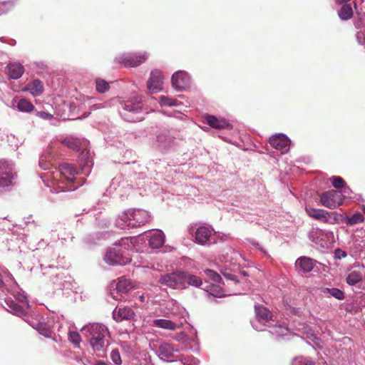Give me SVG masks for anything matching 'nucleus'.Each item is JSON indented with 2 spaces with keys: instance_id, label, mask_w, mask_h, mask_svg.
<instances>
[{
  "instance_id": "obj_1",
  "label": "nucleus",
  "mask_w": 365,
  "mask_h": 365,
  "mask_svg": "<svg viewBox=\"0 0 365 365\" xmlns=\"http://www.w3.org/2000/svg\"><path fill=\"white\" fill-rule=\"evenodd\" d=\"M150 220L149 213L144 210L128 211L123 213L118 219L117 223L121 228L128 227L134 228L143 226Z\"/></svg>"
},
{
  "instance_id": "obj_2",
  "label": "nucleus",
  "mask_w": 365,
  "mask_h": 365,
  "mask_svg": "<svg viewBox=\"0 0 365 365\" xmlns=\"http://www.w3.org/2000/svg\"><path fill=\"white\" fill-rule=\"evenodd\" d=\"M321 204L329 209H335L344 203V196L338 190H330L322 192L320 196Z\"/></svg>"
},
{
  "instance_id": "obj_3",
  "label": "nucleus",
  "mask_w": 365,
  "mask_h": 365,
  "mask_svg": "<svg viewBox=\"0 0 365 365\" xmlns=\"http://www.w3.org/2000/svg\"><path fill=\"white\" fill-rule=\"evenodd\" d=\"M158 282L173 289L185 288V272H176L164 274L160 277Z\"/></svg>"
},
{
  "instance_id": "obj_4",
  "label": "nucleus",
  "mask_w": 365,
  "mask_h": 365,
  "mask_svg": "<svg viewBox=\"0 0 365 365\" xmlns=\"http://www.w3.org/2000/svg\"><path fill=\"white\" fill-rule=\"evenodd\" d=\"M105 260L110 264H120L123 265L130 262L128 257H126L123 253L120 248L117 244H114V247L110 248L105 256Z\"/></svg>"
},
{
  "instance_id": "obj_5",
  "label": "nucleus",
  "mask_w": 365,
  "mask_h": 365,
  "mask_svg": "<svg viewBox=\"0 0 365 365\" xmlns=\"http://www.w3.org/2000/svg\"><path fill=\"white\" fill-rule=\"evenodd\" d=\"M148 58L146 53L128 54L119 58V63L125 67H136L144 63Z\"/></svg>"
},
{
  "instance_id": "obj_6",
  "label": "nucleus",
  "mask_w": 365,
  "mask_h": 365,
  "mask_svg": "<svg viewBox=\"0 0 365 365\" xmlns=\"http://www.w3.org/2000/svg\"><path fill=\"white\" fill-rule=\"evenodd\" d=\"M163 84V77L162 72L159 70L153 71L147 83L148 89L151 93H158L162 91Z\"/></svg>"
},
{
  "instance_id": "obj_7",
  "label": "nucleus",
  "mask_w": 365,
  "mask_h": 365,
  "mask_svg": "<svg viewBox=\"0 0 365 365\" xmlns=\"http://www.w3.org/2000/svg\"><path fill=\"white\" fill-rule=\"evenodd\" d=\"M172 86L177 91L184 90L190 82L188 74L182 71L175 72L172 76Z\"/></svg>"
},
{
  "instance_id": "obj_8",
  "label": "nucleus",
  "mask_w": 365,
  "mask_h": 365,
  "mask_svg": "<svg viewBox=\"0 0 365 365\" xmlns=\"http://www.w3.org/2000/svg\"><path fill=\"white\" fill-rule=\"evenodd\" d=\"M113 317L118 322L123 320H133L135 314L130 307H116L113 312Z\"/></svg>"
},
{
  "instance_id": "obj_9",
  "label": "nucleus",
  "mask_w": 365,
  "mask_h": 365,
  "mask_svg": "<svg viewBox=\"0 0 365 365\" xmlns=\"http://www.w3.org/2000/svg\"><path fill=\"white\" fill-rule=\"evenodd\" d=\"M60 173L63 177L61 181L63 182H74L76 180L75 175L78 174L76 168L68 163H63L60 165Z\"/></svg>"
},
{
  "instance_id": "obj_10",
  "label": "nucleus",
  "mask_w": 365,
  "mask_h": 365,
  "mask_svg": "<svg viewBox=\"0 0 365 365\" xmlns=\"http://www.w3.org/2000/svg\"><path fill=\"white\" fill-rule=\"evenodd\" d=\"M83 330L88 333V336H90L89 339H96L98 338L105 336L106 329L104 326L99 324H93L84 327Z\"/></svg>"
},
{
  "instance_id": "obj_11",
  "label": "nucleus",
  "mask_w": 365,
  "mask_h": 365,
  "mask_svg": "<svg viewBox=\"0 0 365 365\" xmlns=\"http://www.w3.org/2000/svg\"><path fill=\"white\" fill-rule=\"evenodd\" d=\"M6 73L10 78L19 79L24 73V67L19 63H10L6 67Z\"/></svg>"
},
{
  "instance_id": "obj_12",
  "label": "nucleus",
  "mask_w": 365,
  "mask_h": 365,
  "mask_svg": "<svg viewBox=\"0 0 365 365\" xmlns=\"http://www.w3.org/2000/svg\"><path fill=\"white\" fill-rule=\"evenodd\" d=\"M305 210H306V212L307 213V215L310 217H312L315 220L322 221L325 223L329 222V212H327L324 210H322V209H316V208H313V207H306Z\"/></svg>"
},
{
  "instance_id": "obj_13",
  "label": "nucleus",
  "mask_w": 365,
  "mask_h": 365,
  "mask_svg": "<svg viewBox=\"0 0 365 365\" xmlns=\"http://www.w3.org/2000/svg\"><path fill=\"white\" fill-rule=\"evenodd\" d=\"M206 123L212 128L215 129H229L231 128L232 126L230 123H228L224 118H217L215 115H207L205 117Z\"/></svg>"
},
{
  "instance_id": "obj_14",
  "label": "nucleus",
  "mask_w": 365,
  "mask_h": 365,
  "mask_svg": "<svg viewBox=\"0 0 365 365\" xmlns=\"http://www.w3.org/2000/svg\"><path fill=\"white\" fill-rule=\"evenodd\" d=\"M295 267L297 270H300L303 272H309L314 267V262L311 258L301 257L296 261Z\"/></svg>"
},
{
  "instance_id": "obj_15",
  "label": "nucleus",
  "mask_w": 365,
  "mask_h": 365,
  "mask_svg": "<svg viewBox=\"0 0 365 365\" xmlns=\"http://www.w3.org/2000/svg\"><path fill=\"white\" fill-rule=\"evenodd\" d=\"M22 91H29L33 96H40L43 91V83L38 80H34L29 83Z\"/></svg>"
},
{
  "instance_id": "obj_16",
  "label": "nucleus",
  "mask_w": 365,
  "mask_h": 365,
  "mask_svg": "<svg viewBox=\"0 0 365 365\" xmlns=\"http://www.w3.org/2000/svg\"><path fill=\"white\" fill-rule=\"evenodd\" d=\"M289 140L282 134L272 136L269 139V144L277 150H283L289 145Z\"/></svg>"
},
{
  "instance_id": "obj_17",
  "label": "nucleus",
  "mask_w": 365,
  "mask_h": 365,
  "mask_svg": "<svg viewBox=\"0 0 365 365\" xmlns=\"http://www.w3.org/2000/svg\"><path fill=\"white\" fill-rule=\"evenodd\" d=\"M195 242L200 245H204L207 242L211 235L210 230L205 226H201L195 231Z\"/></svg>"
},
{
  "instance_id": "obj_18",
  "label": "nucleus",
  "mask_w": 365,
  "mask_h": 365,
  "mask_svg": "<svg viewBox=\"0 0 365 365\" xmlns=\"http://www.w3.org/2000/svg\"><path fill=\"white\" fill-rule=\"evenodd\" d=\"M165 242V235L162 231L158 230L149 239V245L153 249L160 248Z\"/></svg>"
},
{
  "instance_id": "obj_19",
  "label": "nucleus",
  "mask_w": 365,
  "mask_h": 365,
  "mask_svg": "<svg viewBox=\"0 0 365 365\" xmlns=\"http://www.w3.org/2000/svg\"><path fill=\"white\" fill-rule=\"evenodd\" d=\"M158 352L162 359L168 361L173 356L174 348L169 343H163L159 346Z\"/></svg>"
},
{
  "instance_id": "obj_20",
  "label": "nucleus",
  "mask_w": 365,
  "mask_h": 365,
  "mask_svg": "<svg viewBox=\"0 0 365 365\" xmlns=\"http://www.w3.org/2000/svg\"><path fill=\"white\" fill-rule=\"evenodd\" d=\"M255 310L256 315L259 318V319H262L265 322H268L272 319V314L264 306L256 305L255 307Z\"/></svg>"
},
{
  "instance_id": "obj_21",
  "label": "nucleus",
  "mask_w": 365,
  "mask_h": 365,
  "mask_svg": "<svg viewBox=\"0 0 365 365\" xmlns=\"http://www.w3.org/2000/svg\"><path fill=\"white\" fill-rule=\"evenodd\" d=\"M153 325L159 328L168 330H175L177 328V325L175 323L170 320L163 319H155L153 322Z\"/></svg>"
},
{
  "instance_id": "obj_22",
  "label": "nucleus",
  "mask_w": 365,
  "mask_h": 365,
  "mask_svg": "<svg viewBox=\"0 0 365 365\" xmlns=\"http://www.w3.org/2000/svg\"><path fill=\"white\" fill-rule=\"evenodd\" d=\"M132 287L133 285L130 280L124 277L120 278L116 284V290L121 293L128 292L130 289H132Z\"/></svg>"
},
{
  "instance_id": "obj_23",
  "label": "nucleus",
  "mask_w": 365,
  "mask_h": 365,
  "mask_svg": "<svg viewBox=\"0 0 365 365\" xmlns=\"http://www.w3.org/2000/svg\"><path fill=\"white\" fill-rule=\"evenodd\" d=\"M353 16V10L349 4H344L339 11V16L341 20L350 19Z\"/></svg>"
},
{
  "instance_id": "obj_24",
  "label": "nucleus",
  "mask_w": 365,
  "mask_h": 365,
  "mask_svg": "<svg viewBox=\"0 0 365 365\" xmlns=\"http://www.w3.org/2000/svg\"><path fill=\"white\" fill-rule=\"evenodd\" d=\"M363 274L359 270H352L346 277V282L349 285H355L363 279Z\"/></svg>"
},
{
  "instance_id": "obj_25",
  "label": "nucleus",
  "mask_w": 365,
  "mask_h": 365,
  "mask_svg": "<svg viewBox=\"0 0 365 365\" xmlns=\"http://www.w3.org/2000/svg\"><path fill=\"white\" fill-rule=\"evenodd\" d=\"M364 216L361 213L357 212L354 214L351 217H344L343 218V222L347 225L353 226L359 223L364 222Z\"/></svg>"
},
{
  "instance_id": "obj_26",
  "label": "nucleus",
  "mask_w": 365,
  "mask_h": 365,
  "mask_svg": "<svg viewBox=\"0 0 365 365\" xmlns=\"http://www.w3.org/2000/svg\"><path fill=\"white\" fill-rule=\"evenodd\" d=\"M202 284V281L199 277L185 272V287L186 284L199 287Z\"/></svg>"
},
{
  "instance_id": "obj_27",
  "label": "nucleus",
  "mask_w": 365,
  "mask_h": 365,
  "mask_svg": "<svg viewBox=\"0 0 365 365\" xmlns=\"http://www.w3.org/2000/svg\"><path fill=\"white\" fill-rule=\"evenodd\" d=\"M62 143L63 145L73 150H79L81 146V140L73 137L66 138L62 141Z\"/></svg>"
},
{
  "instance_id": "obj_28",
  "label": "nucleus",
  "mask_w": 365,
  "mask_h": 365,
  "mask_svg": "<svg viewBox=\"0 0 365 365\" xmlns=\"http://www.w3.org/2000/svg\"><path fill=\"white\" fill-rule=\"evenodd\" d=\"M137 242L135 237H124L121 238L119 242L116 243L118 247H123L124 250H132Z\"/></svg>"
},
{
  "instance_id": "obj_29",
  "label": "nucleus",
  "mask_w": 365,
  "mask_h": 365,
  "mask_svg": "<svg viewBox=\"0 0 365 365\" xmlns=\"http://www.w3.org/2000/svg\"><path fill=\"white\" fill-rule=\"evenodd\" d=\"M18 109L23 112H31L34 109V106L27 99H20L16 105Z\"/></svg>"
},
{
  "instance_id": "obj_30",
  "label": "nucleus",
  "mask_w": 365,
  "mask_h": 365,
  "mask_svg": "<svg viewBox=\"0 0 365 365\" xmlns=\"http://www.w3.org/2000/svg\"><path fill=\"white\" fill-rule=\"evenodd\" d=\"M322 292L324 294H329L337 299H343L344 297V292L337 288H323Z\"/></svg>"
},
{
  "instance_id": "obj_31",
  "label": "nucleus",
  "mask_w": 365,
  "mask_h": 365,
  "mask_svg": "<svg viewBox=\"0 0 365 365\" xmlns=\"http://www.w3.org/2000/svg\"><path fill=\"white\" fill-rule=\"evenodd\" d=\"M105 336H102L95 339H89L91 346L94 351H103L105 348Z\"/></svg>"
},
{
  "instance_id": "obj_32",
  "label": "nucleus",
  "mask_w": 365,
  "mask_h": 365,
  "mask_svg": "<svg viewBox=\"0 0 365 365\" xmlns=\"http://www.w3.org/2000/svg\"><path fill=\"white\" fill-rule=\"evenodd\" d=\"M11 173H13L11 165L5 160H0V175L6 174L9 175Z\"/></svg>"
},
{
  "instance_id": "obj_33",
  "label": "nucleus",
  "mask_w": 365,
  "mask_h": 365,
  "mask_svg": "<svg viewBox=\"0 0 365 365\" xmlns=\"http://www.w3.org/2000/svg\"><path fill=\"white\" fill-rule=\"evenodd\" d=\"M14 175L11 173L9 175H0V187H8L12 185Z\"/></svg>"
},
{
  "instance_id": "obj_34",
  "label": "nucleus",
  "mask_w": 365,
  "mask_h": 365,
  "mask_svg": "<svg viewBox=\"0 0 365 365\" xmlns=\"http://www.w3.org/2000/svg\"><path fill=\"white\" fill-rule=\"evenodd\" d=\"M7 304L14 314H16L17 316H24L25 314V310L19 304L14 302L13 301L8 302Z\"/></svg>"
},
{
  "instance_id": "obj_35",
  "label": "nucleus",
  "mask_w": 365,
  "mask_h": 365,
  "mask_svg": "<svg viewBox=\"0 0 365 365\" xmlns=\"http://www.w3.org/2000/svg\"><path fill=\"white\" fill-rule=\"evenodd\" d=\"M96 90L100 93H105L108 91L110 86L107 81L101 78H97L96 80Z\"/></svg>"
},
{
  "instance_id": "obj_36",
  "label": "nucleus",
  "mask_w": 365,
  "mask_h": 365,
  "mask_svg": "<svg viewBox=\"0 0 365 365\" xmlns=\"http://www.w3.org/2000/svg\"><path fill=\"white\" fill-rule=\"evenodd\" d=\"M36 330L43 336L50 337L51 336V331L48 326L45 323L39 322L37 324Z\"/></svg>"
},
{
  "instance_id": "obj_37",
  "label": "nucleus",
  "mask_w": 365,
  "mask_h": 365,
  "mask_svg": "<svg viewBox=\"0 0 365 365\" xmlns=\"http://www.w3.org/2000/svg\"><path fill=\"white\" fill-rule=\"evenodd\" d=\"M332 185L337 189L342 188L346 185V182L344 179L339 176H334L331 178Z\"/></svg>"
},
{
  "instance_id": "obj_38",
  "label": "nucleus",
  "mask_w": 365,
  "mask_h": 365,
  "mask_svg": "<svg viewBox=\"0 0 365 365\" xmlns=\"http://www.w3.org/2000/svg\"><path fill=\"white\" fill-rule=\"evenodd\" d=\"M205 273L210 279L215 282H220L222 281V277L220 275L214 270L206 269L205 270Z\"/></svg>"
},
{
  "instance_id": "obj_39",
  "label": "nucleus",
  "mask_w": 365,
  "mask_h": 365,
  "mask_svg": "<svg viewBox=\"0 0 365 365\" xmlns=\"http://www.w3.org/2000/svg\"><path fill=\"white\" fill-rule=\"evenodd\" d=\"M68 339L75 345H79L81 341L80 334L77 331H69Z\"/></svg>"
},
{
  "instance_id": "obj_40",
  "label": "nucleus",
  "mask_w": 365,
  "mask_h": 365,
  "mask_svg": "<svg viewBox=\"0 0 365 365\" xmlns=\"http://www.w3.org/2000/svg\"><path fill=\"white\" fill-rule=\"evenodd\" d=\"M207 292L210 293V295L215 297H221L224 296L222 294V290L220 287L218 286L212 285Z\"/></svg>"
},
{
  "instance_id": "obj_41",
  "label": "nucleus",
  "mask_w": 365,
  "mask_h": 365,
  "mask_svg": "<svg viewBox=\"0 0 365 365\" xmlns=\"http://www.w3.org/2000/svg\"><path fill=\"white\" fill-rule=\"evenodd\" d=\"M293 365H315V363L308 359L297 357L294 359Z\"/></svg>"
},
{
  "instance_id": "obj_42",
  "label": "nucleus",
  "mask_w": 365,
  "mask_h": 365,
  "mask_svg": "<svg viewBox=\"0 0 365 365\" xmlns=\"http://www.w3.org/2000/svg\"><path fill=\"white\" fill-rule=\"evenodd\" d=\"M110 358L113 363L120 365L122 363L121 357L118 349H113L110 353Z\"/></svg>"
},
{
  "instance_id": "obj_43",
  "label": "nucleus",
  "mask_w": 365,
  "mask_h": 365,
  "mask_svg": "<svg viewBox=\"0 0 365 365\" xmlns=\"http://www.w3.org/2000/svg\"><path fill=\"white\" fill-rule=\"evenodd\" d=\"M124 109L129 112L138 113L141 110V107L138 105H134L132 103H126L124 105Z\"/></svg>"
},
{
  "instance_id": "obj_44",
  "label": "nucleus",
  "mask_w": 365,
  "mask_h": 365,
  "mask_svg": "<svg viewBox=\"0 0 365 365\" xmlns=\"http://www.w3.org/2000/svg\"><path fill=\"white\" fill-rule=\"evenodd\" d=\"M175 100L173 99H171V98H169L166 96H161L160 98V103L161 106H175Z\"/></svg>"
},
{
  "instance_id": "obj_45",
  "label": "nucleus",
  "mask_w": 365,
  "mask_h": 365,
  "mask_svg": "<svg viewBox=\"0 0 365 365\" xmlns=\"http://www.w3.org/2000/svg\"><path fill=\"white\" fill-rule=\"evenodd\" d=\"M333 216L332 222H329L331 224L339 223L340 220L343 222V218L344 217L342 215L338 214L335 212H329V218Z\"/></svg>"
},
{
  "instance_id": "obj_46",
  "label": "nucleus",
  "mask_w": 365,
  "mask_h": 365,
  "mask_svg": "<svg viewBox=\"0 0 365 365\" xmlns=\"http://www.w3.org/2000/svg\"><path fill=\"white\" fill-rule=\"evenodd\" d=\"M346 252L345 251L341 250V249H336L334 251V257L336 259H341L346 257Z\"/></svg>"
},
{
  "instance_id": "obj_47",
  "label": "nucleus",
  "mask_w": 365,
  "mask_h": 365,
  "mask_svg": "<svg viewBox=\"0 0 365 365\" xmlns=\"http://www.w3.org/2000/svg\"><path fill=\"white\" fill-rule=\"evenodd\" d=\"M175 339L179 342H185L187 339V336L185 332H180L176 335Z\"/></svg>"
},
{
  "instance_id": "obj_48",
  "label": "nucleus",
  "mask_w": 365,
  "mask_h": 365,
  "mask_svg": "<svg viewBox=\"0 0 365 365\" xmlns=\"http://www.w3.org/2000/svg\"><path fill=\"white\" fill-rule=\"evenodd\" d=\"M38 115L43 118V119H46V120H48V119H51L53 118V115L48 113H46V112H44V111H41V112H38Z\"/></svg>"
},
{
  "instance_id": "obj_49",
  "label": "nucleus",
  "mask_w": 365,
  "mask_h": 365,
  "mask_svg": "<svg viewBox=\"0 0 365 365\" xmlns=\"http://www.w3.org/2000/svg\"><path fill=\"white\" fill-rule=\"evenodd\" d=\"M357 38L359 39V42L362 44H365V34L363 33H359L357 34Z\"/></svg>"
},
{
  "instance_id": "obj_50",
  "label": "nucleus",
  "mask_w": 365,
  "mask_h": 365,
  "mask_svg": "<svg viewBox=\"0 0 365 365\" xmlns=\"http://www.w3.org/2000/svg\"><path fill=\"white\" fill-rule=\"evenodd\" d=\"M224 275L225 277H227L233 281H237V279H236V276L232 274H226V273H224Z\"/></svg>"
},
{
  "instance_id": "obj_51",
  "label": "nucleus",
  "mask_w": 365,
  "mask_h": 365,
  "mask_svg": "<svg viewBox=\"0 0 365 365\" xmlns=\"http://www.w3.org/2000/svg\"><path fill=\"white\" fill-rule=\"evenodd\" d=\"M349 1H350V0H335V2L336 4H347Z\"/></svg>"
},
{
  "instance_id": "obj_52",
  "label": "nucleus",
  "mask_w": 365,
  "mask_h": 365,
  "mask_svg": "<svg viewBox=\"0 0 365 365\" xmlns=\"http://www.w3.org/2000/svg\"><path fill=\"white\" fill-rule=\"evenodd\" d=\"M77 186H73V187H67L66 188H62L61 191H66V190H73L78 187Z\"/></svg>"
},
{
  "instance_id": "obj_53",
  "label": "nucleus",
  "mask_w": 365,
  "mask_h": 365,
  "mask_svg": "<svg viewBox=\"0 0 365 365\" xmlns=\"http://www.w3.org/2000/svg\"><path fill=\"white\" fill-rule=\"evenodd\" d=\"M95 365H107L106 363L103 361H98Z\"/></svg>"
},
{
  "instance_id": "obj_54",
  "label": "nucleus",
  "mask_w": 365,
  "mask_h": 365,
  "mask_svg": "<svg viewBox=\"0 0 365 365\" xmlns=\"http://www.w3.org/2000/svg\"><path fill=\"white\" fill-rule=\"evenodd\" d=\"M139 299H140V300L141 302H143L144 301V296L143 295L140 296Z\"/></svg>"
},
{
  "instance_id": "obj_55",
  "label": "nucleus",
  "mask_w": 365,
  "mask_h": 365,
  "mask_svg": "<svg viewBox=\"0 0 365 365\" xmlns=\"http://www.w3.org/2000/svg\"><path fill=\"white\" fill-rule=\"evenodd\" d=\"M241 274H243L244 276H247V274L245 271L241 272Z\"/></svg>"
},
{
  "instance_id": "obj_56",
  "label": "nucleus",
  "mask_w": 365,
  "mask_h": 365,
  "mask_svg": "<svg viewBox=\"0 0 365 365\" xmlns=\"http://www.w3.org/2000/svg\"><path fill=\"white\" fill-rule=\"evenodd\" d=\"M362 210H363V212L365 213V205H363V207H362Z\"/></svg>"
},
{
  "instance_id": "obj_57",
  "label": "nucleus",
  "mask_w": 365,
  "mask_h": 365,
  "mask_svg": "<svg viewBox=\"0 0 365 365\" xmlns=\"http://www.w3.org/2000/svg\"><path fill=\"white\" fill-rule=\"evenodd\" d=\"M363 300L365 302V294L363 295Z\"/></svg>"
},
{
  "instance_id": "obj_58",
  "label": "nucleus",
  "mask_w": 365,
  "mask_h": 365,
  "mask_svg": "<svg viewBox=\"0 0 365 365\" xmlns=\"http://www.w3.org/2000/svg\"><path fill=\"white\" fill-rule=\"evenodd\" d=\"M192 231H193V230H192V228L190 229V232H192Z\"/></svg>"
}]
</instances>
